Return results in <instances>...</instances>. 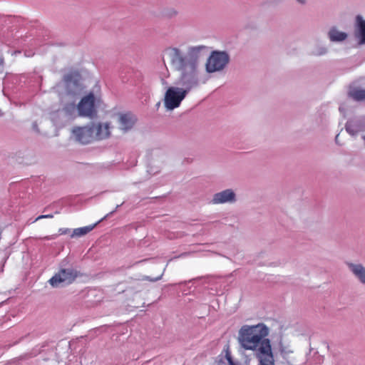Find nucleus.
<instances>
[{"label":"nucleus","instance_id":"2","mask_svg":"<svg viewBox=\"0 0 365 365\" xmlns=\"http://www.w3.org/2000/svg\"><path fill=\"white\" fill-rule=\"evenodd\" d=\"M205 48V46L192 47L186 56L178 48H171L167 50L172 66L181 73L180 84L182 87L180 88L182 91H186V94L198 83L197 61L200 51Z\"/></svg>","mask_w":365,"mask_h":365},{"label":"nucleus","instance_id":"7","mask_svg":"<svg viewBox=\"0 0 365 365\" xmlns=\"http://www.w3.org/2000/svg\"><path fill=\"white\" fill-rule=\"evenodd\" d=\"M72 133L76 140L81 144H88L96 140L94 124L83 127H75L73 128Z\"/></svg>","mask_w":365,"mask_h":365},{"label":"nucleus","instance_id":"11","mask_svg":"<svg viewBox=\"0 0 365 365\" xmlns=\"http://www.w3.org/2000/svg\"><path fill=\"white\" fill-rule=\"evenodd\" d=\"M235 195L231 190H225L214 195L212 202L215 204L224 203L226 202H232L235 200Z\"/></svg>","mask_w":365,"mask_h":365},{"label":"nucleus","instance_id":"9","mask_svg":"<svg viewBox=\"0 0 365 365\" xmlns=\"http://www.w3.org/2000/svg\"><path fill=\"white\" fill-rule=\"evenodd\" d=\"M116 116L119 128L123 132L130 130L136 122V118L130 113H120Z\"/></svg>","mask_w":365,"mask_h":365},{"label":"nucleus","instance_id":"17","mask_svg":"<svg viewBox=\"0 0 365 365\" xmlns=\"http://www.w3.org/2000/svg\"><path fill=\"white\" fill-rule=\"evenodd\" d=\"M278 351L280 355L284 358H287L293 351L290 349L289 346L284 344L282 341H279L278 344Z\"/></svg>","mask_w":365,"mask_h":365},{"label":"nucleus","instance_id":"20","mask_svg":"<svg viewBox=\"0 0 365 365\" xmlns=\"http://www.w3.org/2000/svg\"><path fill=\"white\" fill-rule=\"evenodd\" d=\"M346 130L349 133L354 134L353 130H351V128H350V127H349V125H346Z\"/></svg>","mask_w":365,"mask_h":365},{"label":"nucleus","instance_id":"21","mask_svg":"<svg viewBox=\"0 0 365 365\" xmlns=\"http://www.w3.org/2000/svg\"><path fill=\"white\" fill-rule=\"evenodd\" d=\"M297 1L302 4L304 3V0H297Z\"/></svg>","mask_w":365,"mask_h":365},{"label":"nucleus","instance_id":"1","mask_svg":"<svg viewBox=\"0 0 365 365\" xmlns=\"http://www.w3.org/2000/svg\"><path fill=\"white\" fill-rule=\"evenodd\" d=\"M268 327L259 323L256 325H244L239 330L238 341L245 350H251L259 361V365H274L271 342L267 336Z\"/></svg>","mask_w":365,"mask_h":365},{"label":"nucleus","instance_id":"6","mask_svg":"<svg viewBox=\"0 0 365 365\" xmlns=\"http://www.w3.org/2000/svg\"><path fill=\"white\" fill-rule=\"evenodd\" d=\"M78 111L81 116L94 118L97 116L95 96L93 93L84 96L78 104Z\"/></svg>","mask_w":365,"mask_h":365},{"label":"nucleus","instance_id":"16","mask_svg":"<svg viewBox=\"0 0 365 365\" xmlns=\"http://www.w3.org/2000/svg\"><path fill=\"white\" fill-rule=\"evenodd\" d=\"M94 226L95 225H89V226L76 228L73 230V234L71 235V237L83 236V235L88 234L89 232H91L94 228Z\"/></svg>","mask_w":365,"mask_h":365},{"label":"nucleus","instance_id":"3","mask_svg":"<svg viewBox=\"0 0 365 365\" xmlns=\"http://www.w3.org/2000/svg\"><path fill=\"white\" fill-rule=\"evenodd\" d=\"M63 81L66 92L60 96V101L64 104V108L69 110L76 106V95L80 89V74L78 71H71L64 75Z\"/></svg>","mask_w":365,"mask_h":365},{"label":"nucleus","instance_id":"4","mask_svg":"<svg viewBox=\"0 0 365 365\" xmlns=\"http://www.w3.org/2000/svg\"><path fill=\"white\" fill-rule=\"evenodd\" d=\"M186 96V91H182L181 88L170 87L165 94L164 105L168 110H173L180 106Z\"/></svg>","mask_w":365,"mask_h":365},{"label":"nucleus","instance_id":"8","mask_svg":"<svg viewBox=\"0 0 365 365\" xmlns=\"http://www.w3.org/2000/svg\"><path fill=\"white\" fill-rule=\"evenodd\" d=\"M76 277L77 273L73 269H62L50 279L49 282L52 287H58L61 283H72Z\"/></svg>","mask_w":365,"mask_h":365},{"label":"nucleus","instance_id":"5","mask_svg":"<svg viewBox=\"0 0 365 365\" xmlns=\"http://www.w3.org/2000/svg\"><path fill=\"white\" fill-rule=\"evenodd\" d=\"M230 60L229 56L224 51H213L206 63V69L209 73L220 71L225 68Z\"/></svg>","mask_w":365,"mask_h":365},{"label":"nucleus","instance_id":"18","mask_svg":"<svg viewBox=\"0 0 365 365\" xmlns=\"http://www.w3.org/2000/svg\"><path fill=\"white\" fill-rule=\"evenodd\" d=\"M225 358L227 360L228 364L230 365H240L237 362H235V361H233V359H232V358L231 356V354H230V353L229 351L226 352Z\"/></svg>","mask_w":365,"mask_h":365},{"label":"nucleus","instance_id":"12","mask_svg":"<svg viewBox=\"0 0 365 365\" xmlns=\"http://www.w3.org/2000/svg\"><path fill=\"white\" fill-rule=\"evenodd\" d=\"M349 269L353 274L360 280L365 283V268L361 264H348Z\"/></svg>","mask_w":365,"mask_h":365},{"label":"nucleus","instance_id":"13","mask_svg":"<svg viewBox=\"0 0 365 365\" xmlns=\"http://www.w3.org/2000/svg\"><path fill=\"white\" fill-rule=\"evenodd\" d=\"M358 33L356 36L359 38V43L361 44L365 43V20L361 16H358L356 17Z\"/></svg>","mask_w":365,"mask_h":365},{"label":"nucleus","instance_id":"19","mask_svg":"<svg viewBox=\"0 0 365 365\" xmlns=\"http://www.w3.org/2000/svg\"><path fill=\"white\" fill-rule=\"evenodd\" d=\"M53 217V215H40L38 216L37 218H36V220H38L40 219H43V218H52Z\"/></svg>","mask_w":365,"mask_h":365},{"label":"nucleus","instance_id":"14","mask_svg":"<svg viewBox=\"0 0 365 365\" xmlns=\"http://www.w3.org/2000/svg\"><path fill=\"white\" fill-rule=\"evenodd\" d=\"M329 37L331 41H341L346 38L347 34L338 31L336 28H332L329 32Z\"/></svg>","mask_w":365,"mask_h":365},{"label":"nucleus","instance_id":"10","mask_svg":"<svg viewBox=\"0 0 365 365\" xmlns=\"http://www.w3.org/2000/svg\"><path fill=\"white\" fill-rule=\"evenodd\" d=\"M114 129V126L111 125L110 123H99L94 124L95 135H96V140H103L110 137L112 130Z\"/></svg>","mask_w":365,"mask_h":365},{"label":"nucleus","instance_id":"15","mask_svg":"<svg viewBox=\"0 0 365 365\" xmlns=\"http://www.w3.org/2000/svg\"><path fill=\"white\" fill-rule=\"evenodd\" d=\"M349 96L357 101H365V89L354 88L349 91Z\"/></svg>","mask_w":365,"mask_h":365}]
</instances>
